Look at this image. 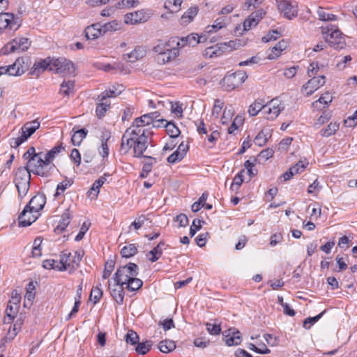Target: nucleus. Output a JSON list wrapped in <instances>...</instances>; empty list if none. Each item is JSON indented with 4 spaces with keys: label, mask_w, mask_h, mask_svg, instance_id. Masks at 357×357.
Returning a JSON list of instances; mask_svg holds the SVG:
<instances>
[{
    "label": "nucleus",
    "mask_w": 357,
    "mask_h": 357,
    "mask_svg": "<svg viewBox=\"0 0 357 357\" xmlns=\"http://www.w3.org/2000/svg\"><path fill=\"white\" fill-rule=\"evenodd\" d=\"M38 213L34 215L33 213H30L28 207H24V210L18 217L19 225L21 227H27L34 222L38 218Z\"/></svg>",
    "instance_id": "6ab92c4d"
},
{
    "label": "nucleus",
    "mask_w": 357,
    "mask_h": 357,
    "mask_svg": "<svg viewBox=\"0 0 357 357\" xmlns=\"http://www.w3.org/2000/svg\"><path fill=\"white\" fill-rule=\"evenodd\" d=\"M179 54L178 48L174 47L168 49L166 52L160 55H157V61L159 63L165 64L173 59H174Z\"/></svg>",
    "instance_id": "b1692460"
},
{
    "label": "nucleus",
    "mask_w": 357,
    "mask_h": 357,
    "mask_svg": "<svg viewBox=\"0 0 357 357\" xmlns=\"http://www.w3.org/2000/svg\"><path fill=\"white\" fill-rule=\"evenodd\" d=\"M229 333L228 336L230 335L231 333V336L226 339V344L229 347L233 345H238L241 342V333L238 331L231 332V329H229ZM226 337H227V335H226Z\"/></svg>",
    "instance_id": "ea45409f"
},
{
    "label": "nucleus",
    "mask_w": 357,
    "mask_h": 357,
    "mask_svg": "<svg viewBox=\"0 0 357 357\" xmlns=\"http://www.w3.org/2000/svg\"><path fill=\"white\" fill-rule=\"evenodd\" d=\"M148 220L146 215H139L134 222L129 227V231H130L132 227H134L135 229L138 230L142 227V226L144 224V222Z\"/></svg>",
    "instance_id": "6e6d98bb"
},
{
    "label": "nucleus",
    "mask_w": 357,
    "mask_h": 357,
    "mask_svg": "<svg viewBox=\"0 0 357 357\" xmlns=\"http://www.w3.org/2000/svg\"><path fill=\"white\" fill-rule=\"evenodd\" d=\"M339 128V124L337 123H331L327 128L321 130V135L323 137H329L333 135Z\"/></svg>",
    "instance_id": "3c124183"
},
{
    "label": "nucleus",
    "mask_w": 357,
    "mask_h": 357,
    "mask_svg": "<svg viewBox=\"0 0 357 357\" xmlns=\"http://www.w3.org/2000/svg\"><path fill=\"white\" fill-rule=\"evenodd\" d=\"M176 38V42H175V45H176V48H178V50L186 45L195 46L197 44L202 42V40H201L202 37L198 36V35L196 33H191L185 37Z\"/></svg>",
    "instance_id": "2eb2a0df"
},
{
    "label": "nucleus",
    "mask_w": 357,
    "mask_h": 357,
    "mask_svg": "<svg viewBox=\"0 0 357 357\" xmlns=\"http://www.w3.org/2000/svg\"><path fill=\"white\" fill-rule=\"evenodd\" d=\"M265 107H266V109H264V112L268 114L266 119L269 120L276 119L280 113L284 109V105L281 100L277 98L272 99L265 105Z\"/></svg>",
    "instance_id": "9b49d317"
},
{
    "label": "nucleus",
    "mask_w": 357,
    "mask_h": 357,
    "mask_svg": "<svg viewBox=\"0 0 357 357\" xmlns=\"http://www.w3.org/2000/svg\"><path fill=\"white\" fill-rule=\"evenodd\" d=\"M144 125L142 123H136V119H135L132 125L128 128L126 131L130 132V136L135 139H139V137H147L149 132L144 128Z\"/></svg>",
    "instance_id": "aec40b11"
},
{
    "label": "nucleus",
    "mask_w": 357,
    "mask_h": 357,
    "mask_svg": "<svg viewBox=\"0 0 357 357\" xmlns=\"http://www.w3.org/2000/svg\"><path fill=\"white\" fill-rule=\"evenodd\" d=\"M243 119L241 116H237L233 121L231 125L228 128V133L232 134L243 124Z\"/></svg>",
    "instance_id": "052dcab7"
},
{
    "label": "nucleus",
    "mask_w": 357,
    "mask_h": 357,
    "mask_svg": "<svg viewBox=\"0 0 357 357\" xmlns=\"http://www.w3.org/2000/svg\"><path fill=\"white\" fill-rule=\"evenodd\" d=\"M159 112H153L142 115L139 118H136V123H142V125L146 126L153 123L155 119L160 116Z\"/></svg>",
    "instance_id": "c756f323"
},
{
    "label": "nucleus",
    "mask_w": 357,
    "mask_h": 357,
    "mask_svg": "<svg viewBox=\"0 0 357 357\" xmlns=\"http://www.w3.org/2000/svg\"><path fill=\"white\" fill-rule=\"evenodd\" d=\"M125 284L126 285V288L128 290L135 291L142 287L143 282L142 280L137 278V276H133Z\"/></svg>",
    "instance_id": "37998d69"
},
{
    "label": "nucleus",
    "mask_w": 357,
    "mask_h": 357,
    "mask_svg": "<svg viewBox=\"0 0 357 357\" xmlns=\"http://www.w3.org/2000/svg\"><path fill=\"white\" fill-rule=\"evenodd\" d=\"M124 288L123 285H116V287L111 290V295L115 301L121 305L123 303L124 299Z\"/></svg>",
    "instance_id": "72a5a7b5"
},
{
    "label": "nucleus",
    "mask_w": 357,
    "mask_h": 357,
    "mask_svg": "<svg viewBox=\"0 0 357 357\" xmlns=\"http://www.w3.org/2000/svg\"><path fill=\"white\" fill-rule=\"evenodd\" d=\"M22 24V20L11 13L0 12V29L17 30Z\"/></svg>",
    "instance_id": "1a4fd4ad"
},
{
    "label": "nucleus",
    "mask_w": 357,
    "mask_h": 357,
    "mask_svg": "<svg viewBox=\"0 0 357 357\" xmlns=\"http://www.w3.org/2000/svg\"><path fill=\"white\" fill-rule=\"evenodd\" d=\"M22 324V320L18 319V320H17L16 323L14 324L13 330L12 331L10 329L8 330V335H9V337H8L9 341L13 340L16 336L18 331L21 328Z\"/></svg>",
    "instance_id": "e2e57ef3"
},
{
    "label": "nucleus",
    "mask_w": 357,
    "mask_h": 357,
    "mask_svg": "<svg viewBox=\"0 0 357 357\" xmlns=\"http://www.w3.org/2000/svg\"><path fill=\"white\" fill-rule=\"evenodd\" d=\"M234 43V42L231 40L228 43H220L215 46L208 47L204 51V56L210 58L219 56L222 52L227 51L229 48H231Z\"/></svg>",
    "instance_id": "4468645a"
},
{
    "label": "nucleus",
    "mask_w": 357,
    "mask_h": 357,
    "mask_svg": "<svg viewBox=\"0 0 357 357\" xmlns=\"http://www.w3.org/2000/svg\"><path fill=\"white\" fill-rule=\"evenodd\" d=\"M266 107L263 105L262 102L255 101L254 103L250 105L248 112L250 116H256L261 110L266 109Z\"/></svg>",
    "instance_id": "8fccbe9b"
},
{
    "label": "nucleus",
    "mask_w": 357,
    "mask_h": 357,
    "mask_svg": "<svg viewBox=\"0 0 357 357\" xmlns=\"http://www.w3.org/2000/svg\"><path fill=\"white\" fill-rule=\"evenodd\" d=\"M332 100L333 96L328 91H326L323 93L317 101L312 102V107L317 108V109H321L319 105L324 104V107H328Z\"/></svg>",
    "instance_id": "473e14b6"
},
{
    "label": "nucleus",
    "mask_w": 357,
    "mask_h": 357,
    "mask_svg": "<svg viewBox=\"0 0 357 357\" xmlns=\"http://www.w3.org/2000/svg\"><path fill=\"white\" fill-rule=\"evenodd\" d=\"M138 275V266L135 263H129L126 266H120L114 275V280L116 285H124L133 276Z\"/></svg>",
    "instance_id": "7ed1b4c3"
},
{
    "label": "nucleus",
    "mask_w": 357,
    "mask_h": 357,
    "mask_svg": "<svg viewBox=\"0 0 357 357\" xmlns=\"http://www.w3.org/2000/svg\"><path fill=\"white\" fill-rule=\"evenodd\" d=\"M165 245V243L163 241H160L157 246L149 251L146 255L147 257H149V260L151 262L156 261L162 255V248Z\"/></svg>",
    "instance_id": "c85d7f7f"
},
{
    "label": "nucleus",
    "mask_w": 357,
    "mask_h": 357,
    "mask_svg": "<svg viewBox=\"0 0 357 357\" xmlns=\"http://www.w3.org/2000/svg\"><path fill=\"white\" fill-rule=\"evenodd\" d=\"M165 127L166 128L167 133L171 138H176L181 133L178 127L172 121L167 122Z\"/></svg>",
    "instance_id": "de8ad7c7"
},
{
    "label": "nucleus",
    "mask_w": 357,
    "mask_h": 357,
    "mask_svg": "<svg viewBox=\"0 0 357 357\" xmlns=\"http://www.w3.org/2000/svg\"><path fill=\"white\" fill-rule=\"evenodd\" d=\"M24 64L23 58H17L13 64L6 66V74L12 76L22 75L26 69V66H24Z\"/></svg>",
    "instance_id": "a211bd4d"
},
{
    "label": "nucleus",
    "mask_w": 357,
    "mask_h": 357,
    "mask_svg": "<svg viewBox=\"0 0 357 357\" xmlns=\"http://www.w3.org/2000/svg\"><path fill=\"white\" fill-rule=\"evenodd\" d=\"M100 102L97 104L96 112L98 119H101L105 116L106 112L109 108L110 102L109 100H102L101 98H98Z\"/></svg>",
    "instance_id": "f704fd0d"
},
{
    "label": "nucleus",
    "mask_w": 357,
    "mask_h": 357,
    "mask_svg": "<svg viewBox=\"0 0 357 357\" xmlns=\"http://www.w3.org/2000/svg\"><path fill=\"white\" fill-rule=\"evenodd\" d=\"M344 124L347 127H354L357 124V110L353 114L352 116L347 117L344 121Z\"/></svg>",
    "instance_id": "774afa93"
},
{
    "label": "nucleus",
    "mask_w": 357,
    "mask_h": 357,
    "mask_svg": "<svg viewBox=\"0 0 357 357\" xmlns=\"http://www.w3.org/2000/svg\"><path fill=\"white\" fill-rule=\"evenodd\" d=\"M75 82L73 80L63 81L61 84L60 93L65 96H69L73 93Z\"/></svg>",
    "instance_id": "a18cd8bd"
},
{
    "label": "nucleus",
    "mask_w": 357,
    "mask_h": 357,
    "mask_svg": "<svg viewBox=\"0 0 357 357\" xmlns=\"http://www.w3.org/2000/svg\"><path fill=\"white\" fill-rule=\"evenodd\" d=\"M267 135L264 130L260 131L254 139L255 143L259 146H264L267 142Z\"/></svg>",
    "instance_id": "680f3d73"
},
{
    "label": "nucleus",
    "mask_w": 357,
    "mask_h": 357,
    "mask_svg": "<svg viewBox=\"0 0 357 357\" xmlns=\"http://www.w3.org/2000/svg\"><path fill=\"white\" fill-rule=\"evenodd\" d=\"M146 50L143 46H137L131 52L123 55L125 60L129 62H135L146 56Z\"/></svg>",
    "instance_id": "412c9836"
},
{
    "label": "nucleus",
    "mask_w": 357,
    "mask_h": 357,
    "mask_svg": "<svg viewBox=\"0 0 357 357\" xmlns=\"http://www.w3.org/2000/svg\"><path fill=\"white\" fill-rule=\"evenodd\" d=\"M317 14L319 19L321 21H335L337 20L336 15L326 13L322 8H319Z\"/></svg>",
    "instance_id": "603ef678"
},
{
    "label": "nucleus",
    "mask_w": 357,
    "mask_h": 357,
    "mask_svg": "<svg viewBox=\"0 0 357 357\" xmlns=\"http://www.w3.org/2000/svg\"><path fill=\"white\" fill-rule=\"evenodd\" d=\"M37 159L33 162V164L29 165V170L33 172L34 174L47 177L50 175V172L52 169V166L46 165L45 158L43 155V153H37Z\"/></svg>",
    "instance_id": "0eeeda50"
},
{
    "label": "nucleus",
    "mask_w": 357,
    "mask_h": 357,
    "mask_svg": "<svg viewBox=\"0 0 357 357\" xmlns=\"http://www.w3.org/2000/svg\"><path fill=\"white\" fill-rule=\"evenodd\" d=\"M63 147L61 144L56 146L53 147L50 151H49L47 153L43 154L46 165H49V166H52V169L54 167V165L52 164V160L55 158L56 155L61 152V150H63Z\"/></svg>",
    "instance_id": "2f4dec72"
},
{
    "label": "nucleus",
    "mask_w": 357,
    "mask_h": 357,
    "mask_svg": "<svg viewBox=\"0 0 357 357\" xmlns=\"http://www.w3.org/2000/svg\"><path fill=\"white\" fill-rule=\"evenodd\" d=\"M123 86L118 85L117 87L113 86L112 89L109 90H106L100 94L98 96L101 98L102 100H108L109 98L116 97L119 95L122 92Z\"/></svg>",
    "instance_id": "e433bc0d"
},
{
    "label": "nucleus",
    "mask_w": 357,
    "mask_h": 357,
    "mask_svg": "<svg viewBox=\"0 0 357 357\" xmlns=\"http://www.w3.org/2000/svg\"><path fill=\"white\" fill-rule=\"evenodd\" d=\"M83 256V252L76 251L71 253L67 250H64L60 255L59 264L61 267L59 271H66L69 269L70 273L74 272L79 266Z\"/></svg>",
    "instance_id": "f03ea898"
},
{
    "label": "nucleus",
    "mask_w": 357,
    "mask_h": 357,
    "mask_svg": "<svg viewBox=\"0 0 357 357\" xmlns=\"http://www.w3.org/2000/svg\"><path fill=\"white\" fill-rule=\"evenodd\" d=\"M185 157L179 150H176L167 158V162L169 163H176L181 161Z\"/></svg>",
    "instance_id": "69168bd1"
},
{
    "label": "nucleus",
    "mask_w": 357,
    "mask_h": 357,
    "mask_svg": "<svg viewBox=\"0 0 357 357\" xmlns=\"http://www.w3.org/2000/svg\"><path fill=\"white\" fill-rule=\"evenodd\" d=\"M321 29L325 41L331 47L336 50H342L345 47V36L337 27L330 25Z\"/></svg>",
    "instance_id": "f257e3e1"
},
{
    "label": "nucleus",
    "mask_w": 357,
    "mask_h": 357,
    "mask_svg": "<svg viewBox=\"0 0 357 357\" xmlns=\"http://www.w3.org/2000/svg\"><path fill=\"white\" fill-rule=\"evenodd\" d=\"M107 174H105L104 176H100L98 179L96 180L95 182L93 183L90 191L89 192V196H91V199H96L100 188L102 186V185L106 181L105 176Z\"/></svg>",
    "instance_id": "7c9ffc66"
},
{
    "label": "nucleus",
    "mask_w": 357,
    "mask_h": 357,
    "mask_svg": "<svg viewBox=\"0 0 357 357\" xmlns=\"http://www.w3.org/2000/svg\"><path fill=\"white\" fill-rule=\"evenodd\" d=\"M54 59H55L47 58L46 59L36 63L33 65V68L35 70H40L41 69L43 71H44L46 69H49L50 70L52 71L53 68H52V64L53 63Z\"/></svg>",
    "instance_id": "c03bdc74"
},
{
    "label": "nucleus",
    "mask_w": 357,
    "mask_h": 357,
    "mask_svg": "<svg viewBox=\"0 0 357 357\" xmlns=\"http://www.w3.org/2000/svg\"><path fill=\"white\" fill-rule=\"evenodd\" d=\"M325 84V76L312 77L303 86V90L306 91V96H310L319 87Z\"/></svg>",
    "instance_id": "ddd939ff"
},
{
    "label": "nucleus",
    "mask_w": 357,
    "mask_h": 357,
    "mask_svg": "<svg viewBox=\"0 0 357 357\" xmlns=\"http://www.w3.org/2000/svg\"><path fill=\"white\" fill-rule=\"evenodd\" d=\"M280 32H279L278 30H272L262 38V41L264 43H268L271 40H275L280 36Z\"/></svg>",
    "instance_id": "0e129e2a"
},
{
    "label": "nucleus",
    "mask_w": 357,
    "mask_h": 357,
    "mask_svg": "<svg viewBox=\"0 0 357 357\" xmlns=\"http://www.w3.org/2000/svg\"><path fill=\"white\" fill-rule=\"evenodd\" d=\"M45 203V195L42 193H38L31 199L29 204L25 207H28L30 213H38L39 211L43 208Z\"/></svg>",
    "instance_id": "f8f14e48"
},
{
    "label": "nucleus",
    "mask_w": 357,
    "mask_h": 357,
    "mask_svg": "<svg viewBox=\"0 0 357 357\" xmlns=\"http://www.w3.org/2000/svg\"><path fill=\"white\" fill-rule=\"evenodd\" d=\"M120 29L119 24L116 21H112L109 23H105L102 25V30L103 34L109 31H114Z\"/></svg>",
    "instance_id": "13d9d810"
},
{
    "label": "nucleus",
    "mask_w": 357,
    "mask_h": 357,
    "mask_svg": "<svg viewBox=\"0 0 357 357\" xmlns=\"http://www.w3.org/2000/svg\"><path fill=\"white\" fill-rule=\"evenodd\" d=\"M148 137H142L139 139H135L134 141L133 151L135 156L142 157L144 151L147 149Z\"/></svg>",
    "instance_id": "393cba45"
},
{
    "label": "nucleus",
    "mask_w": 357,
    "mask_h": 357,
    "mask_svg": "<svg viewBox=\"0 0 357 357\" xmlns=\"http://www.w3.org/2000/svg\"><path fill=\"white\" fill-rule=\"evenodd\" d=\"M198 8L190 7L181 17V24H188L192 21L194 17L197 15Z\"/></svg>",
    "instance_id": "58836bf2"
},
{
    "label": "nucleus",
    "mask_w": 357,
    "mask_h": 357,
    "mask_svg": "<svg viewBox=\"0 0 357 357\" xmlns=\"http://www.w3.org/2000/svg\"><path fill=\"white\" fill-rule=\"evenodd\" d=\"M84 32L85 36L88 40H94L98 38L99 36L104 35L102 30V25L99 23L88 26L85 29Z\"/></svg>",
    "instance_id": "4be33fe9"
},
{
    "label": "nucleus",
    "mask_w": 357,
    "mask_h": 357,
    "mask_svg": "<svg viewBox=\"0 0 357 357\" xmlns=\"http://www.w3.org/2000/svg\"><path fill=\"white\" fill-rule=\"evenodd\" d=\"M20 305L8 303L6 312L7 317L4 319V323H10L17 315Z\"/></svg>",
    "instance_id": "c9c22d12"
},
{
    "label": "nucleus",
    "mask_w": 357,
    "mask_h": 357,
    "mask_svg": "<svg viewBox=\"0 0 357 357\" xmlns=\"http://www.w3.org/2000/svg\"><path fill=\"white\" fill-rule=\"evenodd\" d=\"M139 340L137 333L132 330H129L126 335V342L132 345L137 344Z\"/></svg>",
    "instance_id": "864d4df0"
},
{
    "label": "nucleus",
    "mask_w": 357,
    "mask_h": 357,
    "mask_svg": "<svg viewBox=\"0 0 357 357\" xmlns=\"http://www.w3.org/2000/svg\"><path fill=\"white\" fill-rule=\"evenodd\" d=\"M135 139L130 136V131H126L121 139V144L119 152L125 155L128 153L130 149L134 146Z\"/></svg>",
    "instance_id": "5701e85b"
},
{
    "label": "nucleus",
    "mask_w": 357,
    "mask_h": 357,
    "mask_svg": "<svg viewBox=\"0 0 357 357\" xmlns=\"http://www.w3.org/2000/svg\"><path fill=\"white\" fill-rule=\"evenodd\" d=\"M73 217V214L69 208L66 209L62 214L61 220L59 225L54 229V231L57 234L63 231L69 225L70 220Z\"/></svg>",
    "instance_id": "cd10ccee"
},
{
    "label": "nucleus",
    "mask_w": 357,
    "mask_h": 357,
    "mask_svg": "<svg viewBox=\"0 0 357 357\" xmlns=\"http://www.w3.org/2000/svg\"><path fill=\"white\" fill-rule=\"evenodd\" d=\"M31 173L27 168L20 167L16 173L15 183L20 197L25 196L29 189Z\"/></svg>",
    "instance_id": "20e7f679"
},
{
    "label": "nucleus",
    "mask_w": 357,
    "mask_h": 357,
    "mask_svg": "<svg viewBox=\"0 0 357 357\" xmlns=\"http://www.w3.org/2000/svg\"><path fill=\"white\" fill-rule=\"evenodd\" d=\"M102 296V291L98 287H93L91 291L89 299L96 304L100 301Z\"/></svg>",
    "instance_id": "5fc2aeb1"
},
{
    "label": "nucleus",
    "mask_w": 357,
    "mask_h": 357,
    "mask_svg": "<svg viewBox=\"0 0 357 357\" xmlns=\"http://www.w3.org/2000/svg\"><path fill=\"white\" fill-rule=\"evenodd\" d=\"M137 252V248L135 244L125 245L121 250V255L123 257L130 258Z\"/></svg>",
    "instance_id": "09e8293b"
},
{
    "label": "nucleus",
    "mask_w": 357,
    "mask_h": 357,
    "mask_svg": "<svg viewBox=\"0 0 357 357\" xmlns=\"http://www.w3.org/2000/svg\"><path fill=\"white\" fill-rule=\"evenodd\" d=\"M148 14L143 10H138L134 13H128L125 15L124 22L126 24H134L144 22L149 19Z\"/></svg>",
    "instance_id": "f3484780"
},
{
    "label": "nucleus",
    "mask_w": 357,
    "mask_h": 357,
    "mask_svg": "<svg viewBox=\"0 0 357 357\" xmlns=\"http://www.w3.org/2000/svg\"><path fill=\"white\" fill-rule=\"evenodd\" d=\"M72 184H73V181L71 180L66 178L64 181H63L61 183L58 184L57 188H56V192L54 196L56 197L59 195H60V192H59L60 190L61 192H64L68 188V187H70Z\"/></svg>",
    "instance_id": "338daca9"
},
{
    "label": "nucleus",
    "mask_w": 357,
    "mask_h": 357,
    "mask_svg": "<svg viewBox=\"0 0 357 357\" xmlns=\"http://www.w3.org/2000/svg\"><path fill=\"white\" fill-rule=\"evenodd\" d=\"M265 14L266 13L262 9H259L255 12H253L250 15L248 16V18L244 20V30L248 31L252 27L257 26L259 21L264 17Z\"/></svg>",
    "instance_id": "dca6fc26"
},
{
    "label": "nucleus",
    "mask_w": 357,
    "mask_h": 357,
    "mask_svg": "<svg viewBox=\"0 0 357 357\" xmlns=\"http://www.w3.org/2000/svg\"><path fill=\"white\" fill-rule=\"evenodd\" d=\"M175 42H176V38H171L168 41L164 42L159 40L158 43L155 45L153 48V51L160 55L163 52L174 47Z\"/></svg>",
    "instance_id": "a878e982"
},
{
    "label": "nucleus",
    "mask_w": 357,
    "mask_h": 357,
    "mask_svg": "<svg viewBox=\"0 0 357 357\" xmlns=\"http://www.w3.org/2000/svg\"><path fill=\"white\" fill-rule=\"evenodd\" d=\"M52 68H53L52 71L63 75H70L75 72L74 63L63 57L54 59Z\"/></svg>",
    "instance_id": "9d476101"
},
{
    "label": "nucleus",
    "mask_w": 357,
    "mask_h": 357,
    "mask_svg": "<svg viewBox=\"0 0 357 357\" xmlns=\"http://www.w3.org/2000/svg\"><path fill=\"white\" fill-rule=\"evenodd\" d=\"M224 107V102L220 99H216L214 101V105L212 109V115L216 119L219 117L220 112Z\"/></svg>",
    "instance_id": "4d7b16f0"
},
{
    "label": "nucleus",
    "mask_w": 357,
    "mask_h": 357,
    "mask_svg": "<svg viewBox=\"0 0 357 357\" xmlns=\"http://www.w3.org/2000/svg\"><path fill=\"white\" fill-rule=\"evenodd\" d=\"M87 135V130L82 128L76 131L71 137V141L73 145L79 146L84 138Z\"/></svg>",
    "instance_id": "49530a36"
},
{
    "label": "nucleus",
    "mask_w": 357,
    "mask_h": 357,
    "mask_svg": "<svg viewBox=\"0 0 357 357\" xmlns=\"http://www.w3.org/2000/svg\"><path fill=\"white\" fill-rule=\"evenodd\" d=\"M114 265L115 262L114 260H109L106 262L102 274L103 279H107L109 277L114 268Z\"/></svg>",
    "instance_id": "bf43d9fd"
},
{
    "label": "nucleus",
    "mask_w": 357,
    "mask_h": 357,
    "mask_svg": "<svg viewBox=\"0 0 357 357\" xmlns=\"http://www.w3.org/2000/svg\"><path fill=\"white\" fill-rule=\"evenodd\" d=\"M158 348L161 352L167 354L175 349L176 344L172 340H164L160 342Z\"/></svg>",
    "instance_id": "79ce46f5"
},
{
    "label": "nucleus",
    "mask_w": 357,
    "mask_h": 357,
    "mask_svg": "<svg viewBox=\"0 0 357 357\" xmlns=\"http://www.w3.org/2000/svg\"><path fill=\"white\" fill-rule=\"evenodd\" d=\"M247 77L248 76L245 72L238 70L232 74L225 76L221 81V84L225 91H231L236 87L242 84Z\"/></svg>",
    "instance_id": "39448f33"
},
{
    "label": "nucleus",
    "mask_w": 357,
    "mask_h": 357,
    "mask_svg": "<svg viewBox=\"0 0 357 357\" xmlns=\"http://www.w3.org/2000/svg\"><path fill=\"white\" fill-rule=\"evenodd\" d=\"M287 43L284 40L278 43L274 47L272 48V53L268 56L269 59H276L280 54L287 48Z\"/></svg>",
    "instance_id": "4c0bfd02"
},
{
    "label": "nucleus",
    "mask_w": 357,
    "mask_h": 357,
    "mask_svg": "<svg viewBox=\"0 0 357 357\" xmlns=\"http://www.w3.org/2000/svg\"><path fill=\"white\" fill-rule=\"evenodd\" d=\"M153 342L151 340H146L142 342H137L135 351L139 355L146 354L151 349Z\"/></svg>",
    "instance_id": "a19ab883"
},
{
    "label": "nucleus",
    "mask_w": 357,
    "mask_h": 357,
    "mask_svg": "<svg viewBox=\"0 0 357 357\" xmlns=\"http://www.w3.org/2000/svg\"><path fill=\"white\" fill-rule=\"evenodd\" d=\"M278 8L283 17L287 20H293L298 15V5L296 2L289 0H276Z\"/></svg>",
    "instance_id": "6e6552de"
},
{
    "label": "nucleus",
    "mask_w": 357,
    "mask_h": 357,
    "mask_svg": "<svg viewBox=\"0 0 357 357\" xmlns=\"http://www.w3.org/2000/svg\"><path fill=\"white\" fill-rule=\"evenodd\" d=\"M40 123L38 120L26 122L21 128L22 135H25L28 139L40 128Z\"/></svg>",
    "instance_id": "bb28decb"
},
{
    "label": "nucleus",
    "mask_w": 357,
    "mask_h": 357,
    "mask_svg": "<svg viewBox=\"0 0 357 357\" xmlns=\"http://www.w3.org/2000/svg\"><path fill=\"white\" fill-rule=\"evenodd\" d=\"M31 41L24 37H17L8 43L2 49L3 54L13 52L21 53L26 51L31 46Z\"/></svg>",
    "instance_id": "423d86ee"
}]
</instances>
